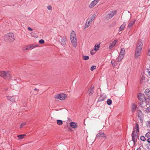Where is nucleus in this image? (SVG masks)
<instances>
[{
    "instance_id": "1",
    "label": "nucleus",
    "mask_w": 150,
    "mask_h": 150,
    "mask_svg": "<svg viewBox=\"0 0 150 150\" xmlns=\"http://www.w3.org/2000/svg\"><path fill=\"white\" fill-rule=\"evenodd\" d=\"M125 54V50L124 48H122L121 49L120 52L117 57L116 59L115 60H112L111 63L113 66L117 65V62H121L124 58Z\"/></svg>"
},
{
    "instance_id": "2",
    "label": "nucleus",
    "mask_w": 150,
    "mask_h": 150,
    "mask_svg": "<svg viewBox=\"0 0 150 150\" xmlns=\"http://www.w3.org/2000/svg\"><path fill=\"white\" fill-rule=\"evenodd\" d=\"M70 39L72 45L76 47L77 45V38L75 32L72 31L70 35Z\"/></svg>"
},
{
    "instance_id": "3",
    "label": "nucleus",
    "mask_w": 150,
    "mask_h": 150,
    "mask_svg": "<svg viewBox=\"0 0 150 150\" xmlns=\"http://www.w3.org/2000/svg\"><path fill=\"white\" fill-rule=\"evenodd\" d=\"M4 39L7 42H13L15 40L14 34L11 33L7 34L4 36Z\"/></svg>"
},
{
    "instance_id": "4",
    "label": "nucleus",
    "mask_w": 150,
    "mask_h": 150,
    "mask_svg": "<svg viewBox=\"0 0 150 150\" xmlns=\"http://www.w3.org/2000/svg\"><path fill=\"white\" fill-rule=\"evenodd\" d=\"M116 13V11L115 10H110L108 11L105 16L104 18L106 21H108Z\"/></svg>"
},
{
    "instance_id": "5",
    "label": "nucleus",
    "mask_w": 150,
    "mask_h": 150,
    "mask_svg": "<svg viewBox=\"0 0 150 150\" xmlns=\"http://www.w3.org/2000/svg\"><path fill=\"white\" fill-rule=\"evenodd\" d=\"M96 16V15L94 14L88 18L85 24L84 27L85 28H87L90 26L92 23L94 19L95 18Z\"/></svg>"
},
{
    "instance_id": "6",
    "label": "nucleus",
    "mask_w": 150,
    "mask_h": 150,
    "mask_svg": "<svg viewBox=\"0 0 150 150\" xmlns=\"http://www.w3.org/2000/svg\"><path fill=\"white\" fill-rule=\"evenodd\" d=\"M0 76L7 79H9L11 78V75L9 72L4 71H0Z\"/></svg>"
},
{
    "instance_id": "7",
    "label": "nucleus",
    "mask_w": 150,
    "mask_h": 150,
    "mask_svg": "<svg viewBox=\"0 0 150 150\" xmlns=\"http://www.w3.org/2000/svg\"><path fill=\"white\" fill-rule=\"evenodd\" d=\"M138 98L140 101L142 102V103H140V105L143 107L144 106L142 105L143 104V102H144L146 98L144 94L141 93H139L138 95Z\"/></svg>"
},
{
    "instance_id": "8",
    "label": "nucleus",
    "mask_w": 150,
    "mask_h": 150,
    "mask_svg": "<svg viewBox=\"0 0 150 150\" xmlns=\"http://www.w3.org/2000/svg\"><path fill=\"white\" fill-rule=\"evenodd\" d=\"M66 97L67 96L66 94L62 93L55 95L54 97L56 99L62 100H64L65 99Z\"/></svg>"
},
{
    "instance_id": "9",
    "label": "nucleus",
    "mask_w": 150,
    "mask_h": 150,
    "mask_svg": "<svg viewBox=\"0 0 150 150\" xmlns=\"http://www.w3.org/2000/svg\"><path fill=\"white\" fill-rule=\"evenodd\" d=\"M142 49V47H136L135 50V57L138 58L139 56Z\"/></svg>"
},
{
    "instance_id": "10",
    "label": "nucleus",
    "mask_w": 150,
    "mask_h": 150,
    "mask_svg": "<svg viewBox=\"0 0 150 150\" xmlns=\"http://www.w3.org/2000/svg\"><path fill=\"white\" fill-rule=\"evenodd\" d=\"M132 140L133 141V145H134L135 144V143L137 142V139L138 138V135L137 134H134V132H133L132 134Z\"/></svg>"
},
{
    "instance_id": "11",
    "label": "nucleus",
    "mask_w": 150,
    "mask_h": 150,
    "mask_svg": "<svg viewBox=\"0 0 150 150\" xmlns=\"http://www.w3.org/2000/svg\"><path fill=\"white\" fill-rule=\"evenodd\" d=\"M99 0H94L91 3L89 6L90 8H92L94 7L98 2Z\"/></svg>"
},
{
    "instance_id": "12",
    "label": "nucleus",
    "mask_w": 150,
    "mask_h": 150,
    "mask_svg": "<svg viewBox=\"0 0 150 150\" xmlns=\"http://www.w3.org/2000/svg\"><path fill=\"white\" fill-rule=\"evenodd\" d=\"M94 87L93 86H91L88 89L87 91V93L89 96L92 95L94 92Z\"/></svg>"
},
{
    "instance_id": "13",
    "label": "nucleus",
    "mask_w": 150,
    "mask_h": 150,
    "mask_svg": "<svg viewBox=\"0 0 150 150\" xmlns=\"http://www.w3.org/2000/svg\"><path fill=\"white\" fill-rule=\"evenodd\" d=\"M67 41V39L66 38H62L60 41V43L63 46L66 43Z\"/></svg>"
},
{
    "instance_id": "14",
    "label": "nucleus",
    "mask_w": 150,
    "mask_h": 150,
    "mask_svg": "<svg viewBox=\"0 0 150 150\" xmlns=\"http://www.w3.org/2000/svg\"><path fill=\"white\" fill-rule=\"evenodd\" d=\"M136 20H134L132 21H130L129 24L127 26L129 28H131L132 26L134 24Z\"/></svg>"
},
{
    "instance_id": "15",
    "label": "nucleus",
    "mask_w": 150,
    "mask_h": 150,
    "mask_svg": "<svg viewBox=\"0 0 150 150\" xmlns=\"http://www.w3.org/2000/svg\"><path fill=\"white\" fill-rule=\"evenodd\" d=\"M70 126L73 128H76L77 127V124L76 123L71 122L70 123Z\"/></svg>"
},
{
    "instance_id": "16",
    "label": "nucleus",
    "mask_w": 150,
    "mask_h": 150,
    "mask_svg": "<svg viewBox=\"0 0 150 150\" xmlns=\"http://www.w3.org/2000/svg\"><path fill=\"white\" fill-rule=\"evenodd\" d=\"M7 99L10 101L13 102H15V98L14 96H7Z\"/></svg>"
},
{
    "instance_id": "17",
    "label": "nucleus",
    "mask_w": 150,
    "mask_h": 150,
    "mask_svg": "<svg viewBox=\"0 0 150 150\" xmlns=\"http://www.w3.org/2000/svg\"><path fill=\"white\" fill-rule=\"evenodd\" d=\"M145 136L147 138V142H150V132H148L147 133Z\"/></svg>"
},
{
    "instance_id": "18",
    "label": "nucleus",
    "mask_w": 150,
    "mask_h": 150,
    "mask_svg": "<svg viewBox=\"0 0 150 150\" xmlns=\"http://www.w3.org/2000/svg\"><path fill=\"white\" fill-rule=\"evenodd\" d=\"M125 27V24L124 23H123L122 24L120 27L119 31H120L123 30Z\"/></svg>"
},
{
    "instance_id": "19",
    "label": "nucleus",
    "mask_w": 150,
    "mask_h": 150,
    "mask_svg": "<svg viewBox=\"0 0 150 150\" xmlns=\"http://www.w3.org/2000/svg\"><path fill=\"white\" fill-rule=\"evenodd\" d=\"M145 94L148 97H150V90L149 89H146L145 91Z\"/></svg>"
},
{
    "instance_id": "20",
    "label": "nucleus",
    "mask_w": 150,
    "mask_h": 150,
    "mask_svg": "<svg viewBox=\"0 0 150 150\" xmlns=\"http://www.w3.org/2000/svg\"><path fill=\"white\" fill-rule=\"evenodd\" d=\"M117 41V40H115L110 44L109 47H113L115 46Z\"/></svg>"
},
{
    "instance_id": "21",
    "label": "nucleus",
    "mask_w": 150,
    "mask_h": 150,
    "mask_svg": "<svg viewBox=\"0 0 150 150\" xmlns=\"http://www.w3.org/2000/svg\"><path fill=\"white\" fill-rule=\"evenodd\" d=\"M144 102H145L146 104L149 105H150V98H145V100L144 101Z\"/></svg>"
},
{
    "instance_id": "22",
    "label": "nucleus",
    "mask_w": 150,
    "mask_h": 150,
    "mask_svg": "<svg viewBox=\"0 0 150 150\" xmlns=\"http://www.w3.org/2000/svg\"><path fill=\"white\" fill-rule=\"evenodd\" d=\"M137 115L139 118H141L142 115V112L140 110L137 111Z\"/></svg>"
},
{
    "instance_id": "23",
    "label": "nucleus",
    "mask_w": 150,
    "mask_h": 150,
    "mask_svg": "<svg viewBox=\"0 0 150 150\" xmlns=\"http://www.w3.org/2000/svg\"><path fill=\"white\" fill-rule=\"evenodd\" d=\"M139 126L137 123H136V126L135 128L134 132H136L137 134V132H139Z\"/></svg>"
},
{
    "instance_id": "24",
    "label": "nucleus",
    "mask_w": 150,
    "mask_h": 150,
    "mask_svg": "<svg viewBox=\"0 0 150 150\" xmlns=\"http://www.w3.org/2000/svg\"><path fill=\"white\" fill-rule=\"evenodd\" d=\"M26 135L25 134H22L21 135H19L17 136V137L18 138L20 139H23L24 136Z\"/></svg>"
},
{
    "instance_id": "25",
    "label": "nucleus",
    "mask_w": 150,
    "mask_h": 150,
    "mask_svg": "<svg viewBox=\"0 0 150 150\" xmlns=\"http://www.w3.org/2000/svg\"><path fill=\"white\" fill-rule=\"evenodd\" d=\"M137 108V105H136L133 104L132 107V112L133 113L136 110Z\"/></svg>"
},
{
    "instance_id": "26",
    "label": "nucleus",
    "mask_w": 150,
    "mask_h": 150,
    "mask_svg": "<svg viewBox=\"0 0 150 150\" xmlns=\"http://www.w3.org/2000/svg\"><path fill=\"white\" fill-rule=\"evenodd\" d=\"M145 77L144 76H142L141 77V78L140 79V83L142 84V83H143V82H144V81L145 80Z\"/></svg>"
},
{
    "instance_id": "27",
    "label": "nucleus",
    "mask_w": 150,
    "mask_h": 150,
    "mask_svg": "<svg viewBox=\"0 0 150 150\" xmlns=\"http://www.w3.org/2000/svg\"><path fill=\"white\" fill-rule=\"evenodd\" d=\"M57 124L59 125H61L63 123L62 121V120H57Z\"/></svg>"
},
{
    "instance_id": "28",
    "label": "nucleus",
    "mask_w": 150,
    "mask_h": 150,
    "mask_svg": "<svg viewBox=\"0 0 150 150\" xmlns=\"http://www.w3.org/2000/svg\"><path fill=\"white\" fill-rule=\"evenodd\" d=\"M83 59L84 60H88L89 59V57L88 56L83 55Z\"/></svg>"
},
{
    "instance_id": "29",
    "label": "nucleus",
    "mask_w": 150,
    "mask_h": 150,
    "mask_svg": "<svg viewBox=\"0 0 150 150\" xmlns=\"http://www.w3.org/2000/svg\"><path fill=\"white\" fill-rule=\"evenodd\" d=\"M146 72L147 75L150 78V67L146 70Z\"/></svg>"
},
{
    "instance_id": "30",
    "label": "nucleus",
    "mask_w": 150,
    "mask_h": 150,
    "mask_svg": "<svg viewBox=\"0 0 150 150\" xmlns=\"http://www.w3.org/2000/svg\"><path fill=\"white\" fill-rule=\"evenodd\" d=\"M143 46L142 43L141 41H139L138 42L137 45V47H141Z\"/></svg>"
},
{
    "instance_id": "31",
    "label": "nucleus",
    "mask_w": 150,
    "mask_h": 150,
    "mask_svg": "<svg viewBox=\"0 0 150 150\" xmlns=\"http://www.w3.org/2000/svg\"><path fill=\"white\" fill-rule=\"evenodd\" d=\"M107 103L108 105H110L112 103V101L110 99H108L107 101Z\"/></svg>"
},
{
    "instance_id": "32",
    "label": "nucleus",
    "mask_w": 150,
    "mask_h": 150,
    "mask_svg": "<svg viewBox=\"0 0 150 150\" xmlns=\"http://www.w3.org/2000/svg\"><path fill=\"white\" fill-rule=\"evenodd\" d=\"M105 98L102 96L98 98V101H101L104 100Z\"/></svg>"
},
{
    "instance_id": "33",
    "label": "nucleus",
    "mask_w": 150,
    "mask_h": 150,
    "mask_svg": "<svg viewBox=\"0 0 150 150\" xmlns=\"http://www.w3.org/2000/svg\"><path fill=\"white\" fill-rule=\"evenodd\" d=\"M99 134L100 135V137H105V134L103 133L99 132Z\"/></svg>"
},
{
    "instance_id": "34",
    "label": "nucleus",
    "mask_w": 150,
    "mask_h": 150,
    "mask_svg": "<svg viewBox=\"0 0 150 150\" xmlns=\"http://www.w3.org/2000/svg\"><path fill=\"white\" fill-rule=\"evenodd\" d=\"M146 112H150V106H149L146 108L145 110Z\"/></svg>"
},
{
    "instance_id": "35",
    "label": "nucleus",
    "mask_w": 150,
    "mask_h": 150,
    "mask_svg": "<svg viewBox=\"0 0 150 150\" xmlns=\"http://www.w3.org/2000/svg\"><path fill=\"white\" fill-rule=\"evenodd\" d=\"M96 53V52L93 49L91 50L90 51V54L91 55H93Z\"/></svg>"
},
{
    "instance_id": "36",
    "label": "nucleus",
    "mask_w": 150,
    "mask_h": 150,
    "mask_svg": "<svg viewBox=\"0 0 150 150\" xmlns=\"http://www.w3.org/2000/svg\"><path fill=\"white\" fill-rule=\"evenodd\" d=\"M146 125L148 127H150V121H147L146 122Z\"/></svg>"
},
{
    "instance_id": "37",
    "label": "nucleus",
    "mask_w": 150,
    "mask_h": 150,
    "mask_svg": "<svg viewBox=\"0 0 150 150\" xmlns=\"http://www.w3.org/2000/svg\"><path fill=\"white\" fill-rule=\"evenodd\" d=\"M140 139L142 141H145L146 140V138L144 136H142L140 137Z\"/></svg>"
},
{
    "instance_id": "38",
    "label": "nucleus",
    "mask_w": 150,
    "mask_h": 150,
    "mask_svg": "<svg viewBox=\"0 0 150 150\" xmlns=\"http://www.w3.org/2000/svg\"><path fill=\"white\" fill-rule=\"evenodd\" d=\"M26 124V123L25 122H23L22 123L21 125H20V128H21L22 127H23Z\"/></svg>"
},
{
    "instance_id": "39",
    "label": "nucleus",
    "mask_w": 150,
    "mask_h": 150,
    "mask_svg": "<svg viewBox=\"0 0 150 150\" xmlns=\"http://www.w3.org/2000/svg\"><path fill=\"white\" fill-rule=\"evenodd\" d=\"M96 67L95 66H92L91 68V70L93 71V70L95 69H96Z\"/></svg>"
},
{
    "instance_id": "40",
    "label": "nucleus",
    "mask_w": 150,
    "mask_h": 150,
    "mask_svg": "<svg viewBox=\"0 0 150 150\" xmlns=\"http://www.w3.org/2000/svg\"><path fill=\"white\" fill-rule=\"evenodd\" d=\"M47 8L49 10H52V6L50 5H49L47 6Z\"/></svg>"
},
{
    "instance_id": "41",
    "label": "nucleus",
    "mask_w": 150,
    "mask_h": 150,
    "mask_svg": "<svg viewBox=\"0 0 150 150\" xmlns=\"http://www.w3.org/2000/svg\"><path fill=\"white\" fill-rule=\"evenodd\" d=\"M39 43L41 44H42L44 43V41L42 39L40 40L39 41Z\"/></svg>"
},
{
    "instance_id": "42",
    "label": "nucleus",
    "mask_w": 150,
    "mask_h": 150,
    "mask_svg": "<svg viewBox=\"0 0 150 150\" xmlns=\"http://www.w3.org/2000/svg\"><path fill=\"white\" fill-rule=\"evenodd\" d=\"M100 44V42H98L94 46V47H99Z\"/></svg>"
},
{
    "instance_id": "43",
    "label": "nucleus",
    "mask_w": 150,
    "mask_h": 150,
    "mask_svg": "<svg viewBox=\"0 0 150 150\" xmlns=\"http://www.w3.org/2000/svg\"><path fill=\"white\" fill-rule=\"evenodd\" d=\"M99 47H94V51H95L96 52V51H98L99 50Z\"/></svg>"
},
{
    "instance_id": "44",
    "label": "nucleus",
    "mask_w": 150,
    "mask_h": 150,
    "mask_svg": "<svg viewBox=\"0 0 150 150\" xmlns=\"http://www.w3.org/2000/svg\"><path fill=\"white\" fill-rule=\"evenodd\" d=\"M30 47H29L30 48ZM29 49V47H23V50H26Z\"/></svg>"
},
{
    "instance_id": "45",
    "label": "nucleus",
    "mask_w": 150,
    "mask_h": 150,
    "mask_svg": "<svg viewBox=\"0 0 150 150\" xmlns=\"http://www.w3.org/2000/svg\"><path fill=\"white\" fill-rule=\"evenodd\" d=\"M28 29L30 31H32L33 30V29L30 27H28Z\"/></svg>"
},
{
    "instance_id": "46",
    "label": "nucleus",
    "mask_w": 150,
    "mask_h": 150,
    "mask_svg": "<svg viewBox=\"0 0 150 150\" xmlns=\"http://www.w3.org/2000/svg\"><path fill=\"white\" fill-rule=\"evenodd\" d=\"M148 54L149 56H150V49L148 50Z\"/></svg>"
},
{
    "instance_id": "47",
    "label": "nucleus",
    "mask_w": 150,
    "mask_h": 150,
    "mask_svg": "<svg viewBox=\"0 0 150 150\" xmlns=\"http://www.w3.org/2000/svg\"><path fill=\"white\" fill-rule=\"evenodd\" d=\"M100 137V135L98 134H97V135L96 136V138H98L99 137Z\"/></svg>"
},
{
    "instance_id": "48",
    "label": "nucleus",
    "mask_w": 150,
    "mask_h": 150,
    "mask_svg": "<svg viewBox=\"0 0 150 150\" xmlns=\"http://www.w3.org/2000/svg\"><path fill=\"white\" fill-rule=\"evenodd\" d=\"M34 91H39V90H38V89H37V88H35L34 89Z\"/></svg>"
},
{
    "instance_id": "49",
    "label": "nucleus",
    "mask_w": 150,
    "mask_h": 150,
    "mask_svg": "<svg viewBox=\"0 0 150 150\" xmlns=\"http://www.w3.org/2000/svg\"><path fill=\"white\" fill-rule=\"evenodd\" d=\"M136 150H141V149H140L139 148H138Z\"/></svg>"
}]
</instances>
